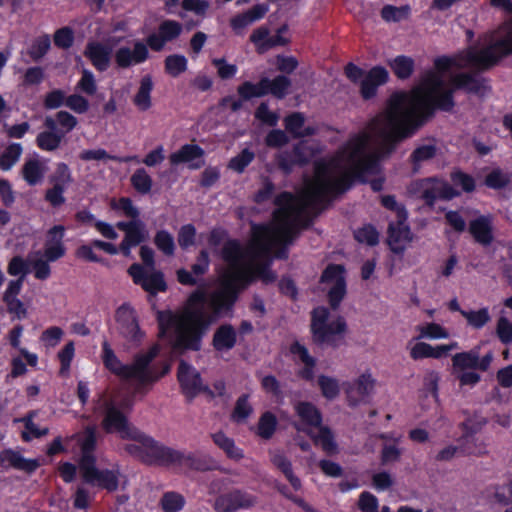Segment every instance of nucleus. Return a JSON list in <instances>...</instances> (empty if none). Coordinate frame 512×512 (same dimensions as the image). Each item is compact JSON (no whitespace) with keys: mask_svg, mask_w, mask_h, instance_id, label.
<instances>
[{"mask_svg":"<svg viewBox=\"0 0 512 512\" xmlns=\"http://www.w3.org/2000/svg\"><path fill=\"white\" fill-rule=\"evenodd\" d=\"M236 343V331L229 325H221L214 333L213 346L218 351H227L234 347Z\"/></svg>","mask_w":512,"mask_h":512,"instance_id":"obj_35","label":"nucleus"},{"mask_svg":"<svg viewBox=\"0 0 512 512\" xmlns=\"http://www.w3.org/2000/svg\"><path fill=\"white\" fill-rule=\"evenodd\" d=\"M355 239L360 243L374 246L379 242V233L372 225H365L354 232Z\"/></svg>","mask_w":512,"mask_h":512,"instance_id":"obj_58","label":"nucleus"},{"mask_svg":"<svg viewBox=\"0 0 512 512\" xmlns=\"http://www.w3.org/2000/svg\"><path fill=\"white\" fill-rule=\"evenodd\" d=\"M74 33L70 27H62L54 34V44L62 49H68L73 45Z\"/></svg>","mask_w":512,"mask_h":512,"instance_id":"obj_62","label":"nucleus"},{"mask_svg":"<svg viewBox=\"0 0 512 512\" xmlns=\"http://www.w3.org/2000/svg\"><path fill=\"white\" fill-rule=\"evenodd\" d=\"M294 427L297 431L305 432L313 440L314 444L319 445L324 452L328 454H336L338 452L334 435L327 426H323L322 424L318 426L317 433L312 429H303L298 424H295Z\"/></svg>","mask_w":512,"mask_h":512,"instance_id":"obj_25","label":"nucleus"},{"mask_svg":"<svg viewBox=\"0 0 512 512\" xmlns=\"http://www.w3.org/2000/svg\"><path fill=\"white\" fill-rule=\"evenodd\" d=\"M344 270L341 265H329L321 276V282L328 285L330 305L336 309L346 293Z\"/></svg>","mask_w":512,"mask_h":512,"instance_id":"obj_8","label":"nucleus"},{"mask_svg":"<svg viewBox=\"0 0 512 512\" xmlns=\"http://www.w3.org/2000/svg\"><path fill=\"white\" fill-rule=\"evenodd\" d=\"M97 436L98 431L95 426H87L82 432L74 435L81 450L80 470L96 462L94 451L96 449Z\"/></svg>","mask_w":512,"mask_h":512,"instance_id":"obj_16","label":"nucleus"},{"mask_svg":"<svg viewBox=\"0 0 512 512\" xmlns=\"http://www.w3.org/2000/svg\"><path fill=\"white\" fill-rule=\"evenodd\" d=\"M159 350V346L154 345L145 352L137 353L131 363L123 364L110 344L104 341L102 343V361L111 373L132 385L134 393H139L159 380V376L151 366V361H154Z\"/></svg>","mask_w":512,"mask_h":512,"instance_id":"obj_3","label":"nucleus"},{"mask_svg":"<svg viewBox=\"0 0 512 512\" xmlns=\"http://www.w3.org/2000/svg\"><path fill=\"white\" fill-rule=\"evenodd\" d=\"M437 146L433 140L418 145L410 155V161L413 164V170H419L422 163L434 158L437 154Z\"/></svg>","mask_w":512,"mask_h":512,"instance_id":"obj_38","label":"nucleus"},{"mask_svg":"<svg viewBox=\"0 0 512 512\" xmlns=\"http://www.w3.org/2000/svg\"><path fill=\"white\" fill-rule=\"evenodd\" d=\"M134 284L141 286L143 290L151 295L164 292L167 289L164 275L161 271L147 269L142 264L134 263L128 268Z\"/></svg>","mask_w":512,"mask_h":512,"instance_id":"obj_6","label":"nucleus"},{"mask_svg":"<svg viewBox=\"0 0 512 512\" xmlns=\"http://www.w3.org/2000/svg\"><path fill=\"white\" fill-rule=\"evenodd\" d=\"M469 232L474 240L483 246H489L494 240L492 222L487 216L472 220L469 224Z\"/></svg>","mask_w":512,"mask_h":512,"instance_id":"obj_27","label":"nucleus"},{"mask_svg":"<svg viewBox=\"0 0 512 512\" xmlns=\"http://www.w3.org/2000/svg\"><path fill=\"white\" fill-rule=\"evenodd\" d=\"M407 218H397L396 223L389 225L388 244L395 253H400L412 241V233L406 224Z\"/></svg>","mask_w":512,"mask_h":512,"instance_id":"obj_19","label":"nucleus"},{"mask_svg":"<svg viewBox=\"0 0 512 512\" xmlns=\"http://www.w3.org/2000/svg\"><path fill=\"white\" fill-rule=\"evenodd\" d=\"M203 149L198 145L186 144L178 151L172 153L169 157L173 165L180 163H190V168H199L203 165Z\"/></svg>","mask_w":512,"mask_h":512,"instance_id":"obj_26","label":"nucleus"},{"mask_svg":"<svg viewBox=\"0 0 512 512\" xmlns=\"http://www.w3.org/2000/svg\"><path fill=\"white\" fill-rule=\"evenodd\" d=\"M311 331L317 345L335 347L343 339L346 322L343 317L331 314L327 308L318 307L312 312Z\"/></svg>","mask_w":512,"mask_h":512,"instance_id":"obj_4","label":"nucleus"},{"mask_svg":"<svg viewBox=\"0 0 512 512\" xmlns=\"http://www.w3.org/2000/svg\"><path fill=\"white\" fill-rule=\"evenodd\" d=\"M393 146H344L329 161L317 162L313 179L305 182L297 196L289 192L275 199L278 208L267 225L252 228V240L246 248L237 241H228L222 249L228 268L218 289L207 295L193 292L185 306L178 311H159V336L169 341L176 352L198 351L203 336L217 315L229 311L238 293L254 279L273 283L277 276L270 270L271 253L287 258V246L306 226L309 213L319 209L332 195L346 191L353 178H363L379 171L378 160L388 155Z\"/></svg>","mask_w":512,"mask_h":512,"instance_id":"obj_1","label":"nucleus"},{"mask_svg":"<svg viewBox=\"0 0 512 512\" xmlns=\"http://www.w3.org/2000/svg\"><path fill=\"white\" fill-rule=\"evenodd\" d=\"M270 30L266 26H260L253 30L249 39L254 44L259 54L267 52V42H269Z\"/></svg>","mask_w":512,"mask_h":512,"instance_id":"obj_56","label":"nucleus"},{"mask_svg":"<svg viewBox=\"0 0 512 512\" xmlns=\"http://www.w3.org/2000/svg\"><path fill=\"white\" fill-rule=\"evenodd\" d=\"M49 181L52 185L61 186L66 189L73 182V177L69 166L60 162L56 164L54 173L50 176Z\"/></svg>","mask_w":512,"mask_h":512,"instance_id":"obj_44","label":"nucleus"},{"mask_svg":"<svg viewBox=\"0 0 512 512\" xmlns=\"http://www.w3.org/2000/svg\"><path fill=\"white\" fill-rule=\"evenodd\" d=\"M409 7H395L392 5H386L381 10V16L384 20L390 22H398L404 18H406L409 14Z\"/></svg>","mask_w":512,"mask_h":512,"instance_id":"obj_59","label":"nucleus"},{"mask_svg":"<svg viewBox=\"0 0 512 512\" xmlns=\"http://www.w3.org/2000/svg\"><path fill=\"white\" fill-rule=\"evenodd\" d=\"M374 389V380L370 375L362 374L346 388L347 401L350 406L365 402Z\"/></svg>","mask_w":512,"mask_h":512,"instance_id":"obj_18","label":"nucleus"},{"mask_svg":"<svg viewBox=\"0 0 512 512\" xmlns=\"http://www.w3.org/2000/svg\"><path fill=\"white\" fill-rule=\"evenodd\" d=\"M510 182L508 174L504 173L500 169H495L490 172L485 179V183L488 187L493 189H500L505 187Z\"/></svg>","mask_w":512,"mask_h":512,"instance_id":"obj_61","label":"nucleus"},{"mask_svg":"<svg viewBox=\"0 0 512 512\" xmlns=\"http://www.w3.org/2000/svg\"><path fill=\"white\" fill-rule=\"evenodd\" d=\"M408 193L423 200L430 207L437 199L450 200L458 195V192L449 183L436 177L411 182L408 186Z\"/></svg>","mask_w":512,"mask_h":512,"instance_id":"obj_5","label":"nucleus"},{"mask_svg":"<svg viewBox=\"0 0 512 512\" xmlns=\"http://www.w3.org/2000/svg\"><path fill=\"white\" fill-rule=\"evenodd\" d=\"M149 57L148 45L140 40L133 43V48L120 47L116 50L114 58L119 68L126 69L145 62Z\"/></svg>","mask_w":512,"mask_h":512,"instance_id":"obj_15","label":"nucleus"},{"mask_svg":"<svg viewBox=\"0 0 512 512\" xmlns=\"http://www.w3.org/2000/svg\"><path fill=\"white\" fill-rule=\"evenodd\" d=\"M154 244L167 256L174 255L175 243L173 236L166 230H160L155 234Z\"/></svg>","mask_w":512,"mask_h":512,"instance_id":"obj_54","label":"nucleus"},{"mask_svg":"<svg viewBox=\"0 0 512 512\" xmlns=\"http://www.w3.org/2000/svg\"><path fill=\"white\" fill-rule=\"evenodd\" d=\"M28 259L25 260L21 256H14L11 258L7 265V272L10 276H19L25 280L26 275L29 273Z\"/></svg>","mask_w":512,"mask_h":512,"instance_id":"obj_57","label":"nucleus"},{"mask_svg":"<svg viewBox=\"0 0 512 512\" xmlns=\"http://www.w3.org/2000/svg\"><path fill=\"white\" fill-rule=\"evenodd\" d=\"M153 89V81L151 76L146 75L142 77L140 81V86L133 97V103L134 105L140 110V111H147L152 106V100H151V92Z\"/></svg>","mask_w":512,"mask_h":512,"instance_id":"obj_36","label":"nucleus"},{"mask_svg":"<svg viewBox=\"0 0 512 512\" xmlns=\"http://www.w3.org/2000/svg\"><path fill=\"white\" fill-rule=\"evenodd\" d=\"M49 262H52L46 256L45 251H34L28 254V264L32 269L34 277L37 280H46L51 276V267Z\"/></svg>","mask_w":512,"mask_h":512,"instance_id":"obj_30","label":"nucleus"},{"mask_svg":"<svg viewBox=\"0 0 512 512\" xmlns=\"http://www.w3.org/2000/svg\"><path fill=\"white\" fill-rule=\"evenodd\" d=\"M291 353L297 360L304 364V368L299 371V376L306 380L314 378L315 359L309 355L305 346L296 342L291 346Z\"/></svg>","mask_w":512,"mask_h":512,"instance_id":"obj_33","label":"nucleus"},{"mask_svg":"<svg viewBox=\"0 0 512 512\" xmlns=\"http://www.w3.org/2000/svg\"><path fill=\"white\" fill-rule=\"evenodd\" d=\"M185 498L174 491L166 492L160 500L164 512H179L185 506Z\"/></svg>","mask_w":512,"mask_h":512,"instance_id":"obj_45","label":"nucleus"},{"mask_svg":"<svg viewBox=\"0 0 512 512\" xmlns=\"http://www.w3.org/2000/svg\"><path fill=\"white\" fill-rule=\"evenodd\" d=\"M294 410L301 423L298 425L303 429L317 428L322 424V415L318 408L310 402L299 401L294 404ZM297 424L295 422L293 426Z\"/></svg>","mask_w":512,"mask_h":512,"instance_id":"obj_21","label":"nucleus"},{"mask_svg":"<svg viewBox=\"0 0 512 512\" xmlns=\"http://www.w3.org/2000/svg\"><path fill=\"white\" fill-rule=\"evenodd\" d=\"M493 360L492 352H488L480 358L479 349L473 348L467 352L457 353L452 357V367L454 373H460L467 370L486 371Z\"/></svg>","mask_w":512,"mask_h":512,"instance_id":"obj_9","label":"nucleus"},{"mask_svg":"<svg viewBox=\"0 0 512 512\" xmlns=\"http://www.w3.org/2000/svg\"><path fill=\"white\" fill-rule=\"evenodd\" d=\"M182 24L175 20H164L159 24L158 31L150 34L147 45L156 52L162 51L166 43L176 40L182 33Z\"/></svg>","mask_w":512,"mask_h":512,"instance_id":"obj_12","label":"nucleus"},{"mask_svg":"<svg viewBox=\"0 0 512 512\" xmlns=\"http://www.w3.org/2000/svg\"><path fill=\"white\" fill-rule=\"evenodd\" d=\"M120 333L129 341L138 342L143 337L135 310L127 303L122 304L115 314Z\"/></svg>","mask_w":512,"mask_h":512,"instance_id":"obj_11","label":"nucleus"},{"mask_svg":"<svg viewBox=\"0 0 512 512\" xmlns=\"http://www.w3.org/2000/svg\"><path fill=\"white\" fill-rule=\"evenodd\" d=\"M388 72L383 67H373L361 81L360 93L364 99H370L376 95L377 88L386 83Z\"/></svg>","mask_w":512,"mask_h":512,"instance_id":"obj_24","label":"nucleus"},{"mask_svg":"<svg viewBox=\"0 0 512 512\" xmlns=\"http://www.w3.org/2000/svg\"><path fill=\"white\" fill-rule=\"evenodd\" d=\"M254 157V152L248 148H245L238 155L230 159L228 168L237 173H242L245 168L254 160Z\"/></svg>","mask_w":512,"mask_h":512,"instance_id":"obj_53","label":"nucleus"},{"mask_svg":"<svg viewBox=\"0 0 512 512\" xmlns=\"http://www.w3.org/2000/svg\"><path fill=\"white\" fill-rule=\"evenodd\" d=\"M47 172V161L38 155L27 158L21 168L22 178L29 186L41 184Z\"/></svg>","mask_w":512,"mask_h":512,"instance_id":"obj_17","label":"nucleus"},{"mask_svg":"<svg viewBox=\"0 0 512 512\" xmlns=\"http://www.w3.org/2000/svg\"><path fill=\"white\" fill-rule=\"evenodd\" d=\"M358 508L361 512H379V503L376 496L370 492H362L358 500Z\"/></svg>","mask_w":512,"mask_h":512,"instance_id":"obj_64","label":"nucleus"},{"mask_svg":"<svg viewBox=\"0 0 512 512\" xmlns=\"http://www.w3.org/2000/svg\"><path fill=\"white\" fill-rule=\"evenodd\" d=\"M182 392L190 400L200 392L207 390L202 384L200 374L197 370L184 360H181L177 373Z\"/></svg>","mask_w":512,"mask_h":512,"instance_id":"obj_13","label":"nucleus"},{"mask_svg":"<svg viewBox=\"0 0 512 512\" xmlns=\"http://www.w3.org/2000/svg\"><path fill=\"white\" fill-rule=\"evenodd\" d=\"M116 227L124 232V238L119 245L120 252L129 257L131 249L145 242L149 238L146 225L141 220L120 221Z\"/></svg>","mask_w":512,"mask_h":512,"instance_id":"obj_7","label":"nucleus"},{"mask_svg":"<svg viewBox=\"0 0 512 512\" xmlns=\"http://www.w3.org/2000/svg\"><path fill=\"white\" fill-rule=\"evenodd\" d=\"M78 124L75 116L67 111H59L54 117L47 116L44 119V126L47 129H55L63 134V137L71 132Z\"/></svg>","mask_w":512,"mask_h":512,"instance_id":"obj_29","label":"nucleus"},{"mask_svg":"<svg viewBox=\"0 0 512 512\" xmlns=\"http://www.w3.org/2000/svg\"><path fill=\"white\" fill-rule=\"evenodd\" d=\"M496 334L503 344H510L512 342V322L504 316L499 317Z\"/></svg>","mask_w":512,"mask_h":512,"instance_id":"obj_63","label":"nucleus"},{"mask_svg":"<svg viewBox=\"0 0 512 512\" xmlns=\"http://www.w3.org/2000/svg\"><path fill=\"white\" fill-rule=\"evenodd\" d=\"M318 385L322 395L329 399H335L340 393V385L336 378L321 375L318 378Z\"/></svg>","mask_w":512,"mask_h":512,"instance_id":"obj_49","label":"nucleus"},{"mask_svg":"<svg viewBox=\"0 0 512 512\" xmlns=\"http://www.w3.org/2000/svg\"><path fill=\"white\" fill-rule=\"evenodd\" d=\"M65 227L62 225H55L47 232V238L44 244L43 251L51 261H57L62 258L66 253V248L63 244Z\"/></svg>","mask_w":512,"mask_h":512,"instance_id":"obj_20","label":"nucleus"},{"mask_svg":"<svg viewBox=\"0 0 512 512\" xmlns=\"http://www.w3.org/2000/svg\"><path fill=\"white\" fill-rule=\"evenodd\" d=\"M256 503L255 497L239 489L228 491L219 495L213 508L216 512H236L240 509H248Z\"/></svg>","mask_w":512,"mask_h":512,"instance_id":"obj_10","label":"nucleus"},{"mask_svg":"<svg viewBox=\"0 0 512 512\" xmlns=\"http://www.w3.org/2000/svg\"><path fill=\"white\" fill-rule=\"evenodd\" d=\"M79 157L83 161H92V160H106L111 159L120 162H129L132 160H137L136 156H128L125 158H119L116 156L109 155L104 149H94V150H84L79 154Z\"/></svg>","mask_w":512,"mask_h":512,"instance_id":"obj_48","label":"nucleus"},{"mask_svg":"<svg viewBox=\"0 0 512 512\" xmlns=\"http://www.w3.org/2000/svg\"><path fill=\"white\" fill-rule=\"evenodd\" d=\"M187 70V59L183 55H169L165 59V71L172 77H177Z\"/></svg>","mask_w":512,"mask_h":512,"instance_id":"obj_46","label":"nucleus"},{"mask_svg":"<svg viewBox=\"0 0 512 512\" xmlns=\"http://www.w3.org/2000/svg\"><path fill=\"white\" fill-rule=\"evenodd\" d=\"M237 92L243 100H249L254 97H262L266 95L262 79L257 84L249 81L242 83L238 86Z\"/></svg>","mask_w":512,"mask_h":512,"instance_id":"obj_51","label":"nucleus"},{"mask_svg":"<svg viewBox=\"0 0 512 512\" xmlns=\"http://www.w3.org/2000/svg\"><path fill=\"white\" fill-rule=\"evenodd\" d=\"M0 462L8 463L11 467L28 473L34 472L39 463L34 459H25L13 450H4L0 453Z\"/></svg>","mask_w":512,"mask_h":512,"instance_id":"obj_32","label":"nucleus"},{"mask_svg":"<svg viewBox=\"0 0 512 512\" xmlns=\"http://www.w3.org/2000/svg\"><path fill=\"white\" fill-rule=\"evenodd\" d=\"M388 72L383 67H373L361 81L360 93L364 99H370L376 95L377 88L386 83Z\"/></svg>","mask_w":512,"mask_h":512,"instance_id":"obj_23","label":"nucleus"},{"mask_svg":"<svg viewBox=\"0 0 512 512\" xmlns=\"http://www.w3.org/2000/svg\"><path fill=\"white\" fill-rule=\"evenodd\" d=\"M76 87L87 95H94L97 91V84L93 73L84 69Z\"/></svg>","mask_w":512,"mask_h":512,"instance_id":"obj_60","label":"nucleus"},{"mask_svg":"<svg viewBox=\"0 0 512 512\" xmlns=\"http://www.w3.org/2000/svg\"><path fill=\"white\" fill-rule=\"evenodd\" d=\"M100 402L103 409L102 429L122 440L130 441L131 443L124 446L128 454L148 464L169 465L182 461L183 455L180 452L158 443L129 421L132 400L118 401L115 397H101Z\"/></svg>","mask_w":512,"mask_h":512,"instance_id":"obj_2","label":"nucleus"},{"mask_svg":"<svg viewBox=\"0 0 512 512\" xmlns=\"http://www.w3.org/2000/svg\"><path fill=\"white\" fill-rule=\"evenodd\" d=\"M461 315L466 319L467 324L474 329L483 328L491 320L487 307L479 310L461 311Z\"/></svg>","mask_w":512,"mask_h":512,"instance_id":"obj_43","label":"nucleus"},{"mask_svg":"<svg viewBox=\"0 0 512 512\" xmlns=\"http://www.w3.org/2000/svg\"><path fill=\"white\" fill-rule=\"evenodd\" d=\"M390 66L398 78L406 79L413 72L414 62L409 57L398 56L390 63Z\"/></svg>","mask_w":512,"mask_h":512,"instance_id":"obj_50","label":"nucleus"},{"mask_svg":"<svg viewBox=\"0 0 512 512\" xmlns=\"http://www.w3.org/2000/svg\"><path fill=\"white\" fill-rule=\"evenodd\" d=\"M419 331V338L427 339H446L449 337V332L437 323H427L417 327Z\"/></svg>","mask_w":512,"mask_h":512,"instance_id":"obj_52","label":"nucleus"},{"mask_svg":"<svg viewBox=\"0 0 512 512\" xmlns=\"http://www.w3.org/2000/svg\"><path fill=\"white\" fill-rule=\"evenodd\" d=\"M211 437L213 442L223 450L230 459L240 460L243 458L242 450L235 445L232 438H229L223 432H216L212 434Z\"/></svg>","mask_w":512,"mask_h":512,"instance_id":"obj_40","label":"nucleus"},{"mask_svg":"<svg viewBox=\"0 0 512 512\" xmlns=\"http://www.w3.org/2000/svg\"><path fill=\"white\" fill-rule=\"evenodd\" d=\"M84 55L98 71H106L110 66L112 50L100 42H89Z\"/></svg>","mask_w":512,"mask_h":512,"instance_id":"obj_22","label":"nucleus"},{"mask_svg":"<svg viewBox=\"0 0 512 512\" xmlns=\"http://www.w3.org/2000/svg\"><path fill=\"white\" fill-rule=\"evenodd\" d=\"M83 479L89 484H96L108 491H115L119 485L120 472L118 469L98 470L96 462L80 470Z\"/></svg>","mask_w":512,"mask_h":512,"instance_id":"obj_14","label":"nucleus"},{"mask_svg":"<svg viewBox=\"0 0 512 512\" xmlns=\"http://www.w3.org/2000/svg\"><path fill=\"white\" fill-rule=\"evenodd\" d=\"M23 152L20 143H12L6 147L0 155V168L3 171L10 170L20 159Z\"/></svg>","mask_w":512,"mask_h":512,"instance_id":"obj_42","label":"nucleus"},{"mask_svg":"<svg viewBox=\"0 0 512 512\" xmlns=\"http://www.w3.org/2000/svg\"><path fill=\"white\" fill-rule=\"evenodd\" d=\"M63 138V134L58 130L47 129L37 135L36 144L41 150L52 152L60 147Z\"/></svg>","mask_w":512,"mask_h":512,"instance_id":"obj_39","label":"nucleus"},{"mask_svg":"<svg viewBox=\"0 0 512 512\" xmlns=\"http://www.w3.org/2000/svg\"><path fill=\"white\" fill-rule=\"evenodd\" d=\"M262 84H264L266 95L271 94L278 99H283L288 94L292 83L288 77L278 75L274 79L262 78Z\"/></svg>","mask_w":512,"mask_h":512,"instance_id":"obj_37","label":"nucleus"},{"mask_svg":"<svg viewBox=\"0 0 512 512\" xmlns=\"http://www.w3.org/2000/svg\"><path fill=\"white\" fill-rule=\"evenodd\" d=\"M131 184L137 192L147 194L152 188V178L145 169L140 168L131 176Z\"/></svg>","mask_w":512,"mask_h":512,"instance_id":"obj_47","label":"nucleus"},{"mask_svg":"<svg viewBox=\"0 0 512 512\" xmlns=\"http://www.w3.org/2000/svg\"><path fill=\"white\" fill-rule=\"evenodd\" d=\"M277 425L276 417L271 412H265L259 419L258 435L263 439H270Z\"/></svg>","mask_w":512,"mask_h":512,"instance_id":"obj_55","label":"nucleus"},{"mask_svg":"<svg viewBox=\"0 0 512 512\" xmlns=\"http://www.w3.org/2000/svg\"><path fill=\"white\" fill-rule=\"evenodd\" d=\"M268 11L264 4L254 5L252 8L242 14H238L230 20L232 29L240 34L242 31L257 20L262 19Z\"/></svg>","mask_w":512,"mask_h":512,"instance_id":"obj_28","label":"nucleus"},{"mask_svg":"<svg viewBox=\"0 0 512 512\" xmlns=\"http://www.w3.org/2000/svg\"><path fill=\"white\" fill-rule=\"evenodd\" d=\"M270 459L273 465L279 469L290 482L294 490L301 489V480L294 475L291 461L281 451H273L270 453Z\"/></svg>","mask_w":512,"mask_h":512,"instance_id":"obj_31","label":"nucleus"},{"mask_svg":"<svg viewBox=\"0 0 512 512\" xmlns=\"http://www.w3.org/2000/svg\"><path fill=\"white\" fill-rule=\"evenodd\" d=\"M304 120L305 119L302 113H292L285 118V128L295 137H304L314 134L313 128L308 127L303 129Z\"/></svg>","mask_w":512,"mask_h":512,"instance_id":"obj_41","label":"nucleus"},{"mask_svg":"<svg viewBox=\"0 0 512 512\" xmlns=\"http://www.w3.org/2000/svg\"><path fill=\"white\" fill-rule=\"evenodd\" d=\"M291 353L297 360L304 364V368L299 371V376L306 380L314 378L315 359L309 355L305 346L296 342L291 346Z\"/></svg>","mask_w":512,"mask_h":512,"instance_id":"obj_34","label":"nucleus"}]
</instances>
